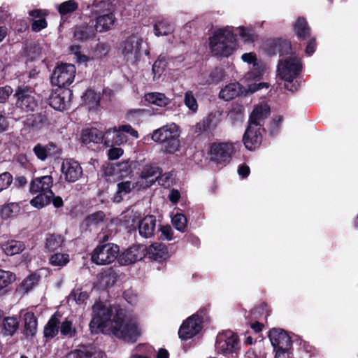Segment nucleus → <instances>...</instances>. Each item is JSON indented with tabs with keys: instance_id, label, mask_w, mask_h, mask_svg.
<instances>
[{
	"instance_id": "obj_29",
	"label": "nucleus",
	"mask_w": 358,
	"mask_h": 358,
	"mask_svg": "<svg viewBox=\"0 0 358 358\" xmlns=\"http://www.w3.org/2000/svg\"><path fill=\"white\" fill-rule=\"evenodd\" d=\"M162 172V170L159 166L145 165L141 172L140 177L147 182L146 187H149L158 180L159 177L156 176L161 175Z\"/></svg>"
},
{
	"instance_id": "obj_64",
	"label": "nucleus",
	"mask_w": 358,
	"mask_h": 358,
	"mask_svg": "<svg viewBox=\"0 0 358 358\" xmlns=\"http://www.w3.org/2000/svg\"><path fill=\"white\" fill-rule=\"evenodd\" d=\"M48 26V22L45 17H42L41 19L34 20L31 24V29L33 31L38 32L41 30L46 28Z\"/></svg>"
},
{
	"instance_id": "obj_8",
	"label": "nucleus",
	"mask_w": 358,
	"mask_h": 358,
	"mask_svg": "<svg viewBox=\"0 0 358 358\" xmlns=\"http://www.w3.org/2000/svg\"><path fill=\"white\" fill-rule=\"evenodd\" d=\"M76 73L75 65L71 64H61L57 65L50 77L52 85L57 87H68L74 80Z\"/></svg>"
},
{
	"instance_id": "obj_20",
	"label": "nucleus",
	"mask_w": 358,
	"mask_h": 358,
	"mask_svg": "<svg viewBox=\"0 0 358 358\" xmlns=\"http://www.w3.org/2000/svg\"><path fill=\"white\" fill-rule=\"evenodd\" d=\"M201 329L202 325H199V322H194L190 316L180 327L178 331L179 338L182 341L189 340L197 335Z\"/></svg>"
},
{
	"instance_id": "obj_9",
	"label": "nucleus",
	"mask_w": 358,
	"mask_h": 358,
	"mask_svg": "<svg viewBox=\"0 0 358 358\" xmlns=\"http://www.w3.org/2000/svg\"><path fill=\"white\" fill-rule=\"evenodd\" d=\"M142 42V38L136 34H131L123 41L122 54L127 62L133 63L138 60Z\"/></svg>"
},
{
	"instance_id": "obj_45",
	"label": "nucleus",
	"mask_w": 358,
	"mask_h": 358,
	"mask_svg": "<svg viewBox=\"0 0 358 358\" xmlns=\"http://www.w3.org/2000/svg\"><path fill=\"white\" fill-rule=\"evenodd\" d=\"M134 185H131V181H124L117 183V191L113 197V201L120 203L123 200V197L127 194L131 192Z\"/></svg>"
},
{
	"instance_id": "obj_55",
	"label": "nucleus",
	"mask_w": 358,
	"mask_h": 358,
	"mask_svg": "<svg viewBox=\"0 0 358 358\" xmlns=\"http://www.w3.org/2000/svg\"><path fill=\"white\" fill-rule=\"evenodd\" d=\"M184 103L185 106L192 112H196L198 110V103L194 95L191 90H188L185 94Z\"/></svg>"
},
{
	"instance_id": "obj_60",
	"label": "nucleus",
	"mask_w": 358,
	"mask_h": 358,
	"mask_svg": "<svg viewBox=\"0 0 358 358\" xmlns=\"http://www.w3.org/2000/svg\"><path fill=\"white\" fill-rule=\"evenodd\" d=\"M33 152L37 159L41 161H45L48 157L45 145L41 143H37L34 145Z\"/></svg>"
},
{
	"instance_id": "obj_33",
	"label": "nucleus",
	"mask_w": 358,
	"mask_h": 358,
	"mask_svg": "<svg viewBox=\"0 0 358 358\" xmlns=\"http://www.w3.org/2000/svg\"><path fill=\"white\" fill-rule=\"evenodd\" d=\"M106 213L102 210L96 211L87 215L82 223V227L85 230H91L92 227H96L103 222Z\"/></svg>"
},
{
	"instance_id": "obj_37",
	"label": "nucleus",
	"mask_w": 358,
	"mask_h": 358,
	"mask_svg": "<svg viewBox=\"0 0 358 358\" xmlns=\"http://www.w3.org/2000/svg\"><path fill=\"white\" fill-rule=\"evenodd\" d=\"M1 248L6 255L13 256L22 252L25 245L22 241L10 240L2 243Z\"/></svg>"
},
{
	"instance_id": "obj_2",
	"label": "nucleus",
	"mask_w": 358,
	"mask_h": 358,
	"mask_svg": "<svg viewBox=\"0 0 358 358\" xmlns=\"http://www.w3.org/2000/svg\"><path fill=\"white\" fill-rule=\"evenodd\" d=\"M180 131L175 123L166 124L153 131L151 138L161 146V150L166 155H173L180 148Z\"/></svg>"
},
{
	"instance_id": "obj_13",
	"label": "nucleus",
	"mask_w": 358,
	"mask_h": 358,
	"mask_svg": "<svg viewBox=\"0 0 358 358\" xmlns=\"http://www.w3.org/2000/svg\"><path fill=\"white\" fill-rule=\"evenodd\" d=\"M264 49L269 56L275 55L284 56L292 53V45L291 41L282 38L268 39L264 44Z\"/></svg>"
},
{
	"instance_id": "obj_7",
	"label": "nucleus",
	"mask_w": 358,
	"mask_h": 358,
	"mask_svg": "<svg viewBox=\"0 0 358 358\" xmlns=\"http://www.w3.org/2000/svg\"><path fill=\"white\" fill-rule=\"evenodd\" d=\"M113 310L101 303H95L92 307V318L89 327L92 334H99L103 331L108 327V322L111 321Z\"/></svg>"
},
{
	"instance_id": "obj_31",
	"label": "nucleus",
	"mask_w": 358,
	"mask_h": 358,
	"mask_svg": "<svg viewBox=\"0 0 358 358\" xmlns=\"http://www.w3.org/2000/svg\"><path fill=\"white\" fill-rule=\"evenodd\" d=\"M48 124V119L45 112L31 114L27 116L24 124L29 128L39 129Z\"/></svg>"
},
{
	"instance_id": "obj_10",
	"label": "nucleus",
	"mask_w": 358,
	"mask_h": 358,
	"mask_svg": "<svg viewBox=\"0 0 358 358\" xmlns=\"http://www.w3.org/2000/svg\"><path fill=\"white\" fill-rule=\"evenodd\" d=\"M238 338L231 331L220 333L217 336L215 348L224 355L236 352L238 348Z\"/></svg>"
},
{
	"instance_id": "obj_22",
	"label": "nucleus",
	"mask_w": 358,
	"mask_h": 358,
	"mask_svg": "<svg viewBox=\"0 0 358 358\" xmlns=\"http://www.w3.org/2000/svg\"><path fill=\"white\" fill-rule=\"evenodd\" d=\"M118 278L116 270L113 267L102 268L98 273V282L102 289H108L113 287Z\"/></svg>"
},
{
	"instance_id": "obj_3",
	"label": "nucleus",
	"mask_w": 358,
	"mask_h": 358,
	"mask_svg": "<svg viewBox=\"0 0 358 358\" xmlns=\"http://www.w3.org/2000/svg\"><path fill=\"white\" fill-rule=\"evenodd\" d=\"M236 35L227 29H219L209 38V48L214 56L228 57L235 50Z\"/></svg>"
},
{
	"instance_id": "obj_30",
	"label": "nucleus",
	"mask_w": 358,
	"mask_h": 358,
	"mask_svg": "<svg viewBox=\"0 0 358 358\" xmlns=\"http://www.w3.org/2000/svg\"><path fill=\"white\" fill-rule=\"evenodd\" d=\"M80 140L85 145L90 143H102V131L95 127L86 128L82 131Z\"/></svg>"
},
{
	"instance_id": "obj_28",
	"label": "nucleus",
	"mask_w": 358,
	"mask_h": 358,
	"mask_svg": "<svg viewBox=\"0 0 358 358\" xmlns=\"http://www.w3.org/2000/svg\"><path fill=\"white\" fill-rule=\"evenodd\" d=\"M243 92V87L238 83H231L220 90L219 97L229 101L240 96Z\"/></svg>"
},
{
	"instance_id": "obj_54",
	"label": "nucleus",
	"mask_w": 358,
	"mask_h": 358,
	"mask_svg": "<svg viewBox=\"0 0 358 358\" xmlns=\"http://www.w3.org/2000/svg\"><path fill=\"white\" fill-rule=\"evenodd\" d=\"M194 322H199V325H202L206 322H209L208 306L201 308L196 313L191 315Z\"/></svg>"
},
{
	"instance_id": "obj_1",
	"label": "nucleus",
	"mask_w": 358,
	"mask_h": 358,
	"mask_svg": "<svg viewBox=\"0 0 358 358\" xmlns=\"http://www.w3.org/2000/svg\"><path fill=\"white\" fill-rule=\"evenodd\" d=\"M112 334L125 342L134 343L141 336V330L136 319L128 317L122 310H117L112 319Z\"/></svg>"
},
{
	"instance_id": "obj_53",
	"label": "nucleus",
	"mask_w": 358,
	"mask_h": 358,
	"mask_svg": "<svg viewBox=\"0 0 358 358\" xmlns=\"http://www.w3.org/2000/svg\"><path fill=\"white\" fill-rule=\"evenodd\" d=\"M50 263L52 266H63L69 262V255L66 253L57 252L50 257Z\"/></svg>"
},
{
	"instance_id": "obj_18",
	"label": "nucleus",
	"mask_w": 358,
	"mask_h": 358,
	"mask_svg": "<svg viewBox=\"0 0 358 358\" xmlns=\"http://www.w3.org/2000/svg\"><path fill=\"white\" fill-rule=\"evenodd\" d=\"M270 113L271 108L268 105H257L255 107L250 115L248 124L253 125L254 127L259 129H262V131H265V129L263 127V125L264 121L270 115Z\"/></svg>"
},
{
	"instance_id": "obj_61",
	"label": "nucleus",
	"mask_w": 358,
	"mask_h": 358,
	"mask_svg": "<svg viewBox=\"0 0 358 358\" xmlns=\"http://www.w3.org/2000/svg\"><path fill=\"white\" fill-rule=\"evenodd\" d=\"M13 92V90L10 85L0 87V103H6Z\"/></svg>"
},
{
	"instance_id": "obj_15",
	"label": "nucleus",
	"mask_w": 358,
	"mask_h": 358,
	"mask_svg": "<svg viewBox=\"0 0 358 358\" xmlns=\"http://www.w3.org/2000/svg\"><path fill=\"white\" fill-rule=\"evenodd\" d=\"M145 257L143 245H134L117 257V261L121 265H129L143 259Z\"/></svg>"
},
{
	"instance_id": "obj_34",
	"label": "nucleus",
	"mask_w": 358,
	"mask_h": 358,
	"mask_svg": "<svg viewBox=\"0 0 358 358\" xmlns=\"http://www.w3.org/2000/svg\"><path fill=\"white\" fill-rule=\"evenodd\" d=\"M144 100L161 108H164L171 103V99L167 97L165 94L157 92L145 94Z\"/></svg>"
},
{
	"instance_id": "obj_16",
	"label": "nucleus",
	"mask_w": 358,
	"mask_h": 358,
	"mask_svg": "<svg viewBox=\"0 0 358 358\" xmlns=\"http://www.w3.org/2000/svg\"><path fill=\"white\" fill-rule=\"evenodd\" d=\"M262 129L248 124L243 136V143L246 149L252 151L258 148L262 142Z\"/></svg>"
},
{
	"instance_id": "obj_24",
	"label": "nucleus",
	"mask_w": 358,
	"mask_h": 358,
	"mask_svg": "<svg viewBox=\"0 0 358 358\" xmlns=\"http://www.w3.org/2000/svg\"><path fill=\"white\" fill-rule=\"evenodd\" d=\"M24 326L22 334L26 338H33L36 335L38 319L33 312H27L23 315Z\"/></svg>"
},
{
	"instance_id": "obj_25",
	"label": "nucleus",
	"mask_w": 358,
	"mask_h": 358,
	"mask_svg": "<svg viewBox=\"0 0 358 358\" xmlns=\"http://www.w3.org/2000/svg\"><path fill=\"white\" fill-rule=\"evenodd\" d=\"M60 315L55 312L48 320L43 328V337L46 341L54 338L59 331Z\"/></svg>"
},
{
	"instance_id": "obj_17",
	"label": "nucleus",
	"mask_w": 358,
	"mask_h": 358,
	"mask_svg": "<svg viewBox=\"0 0 358 358\" xmlns=\"http://www.w3.org/2000/svg\"><path fill=\"white\" fill-rule=\"evenodd\" d=\"M61 170L66 181L69 182L77 181L83 175V169L80 164L72 159L64 161Z\"/></svg>"
},
{
	"instance_id": "obj_32",
	"label": "nucleus",
	"mask_w": 358,
	"mask_h": 358,
	"mask_svg": "<svg viewBox=\"0 0 358 358\" xmlns=\"http://www.w3.org/2000/svg\"><path fill=\"white\" fill-rule=\"evenodd\" d=\"M115 21V15L111 12L99 15L94 23L96 31L103 32L109 30L114 24Z\"/></svg>"
},
{
	"instance_id": "obj_57",
	"label": "nucleus",
	"mask_w": 358,
	"mask_h": 358,
	"mask_svg": "<svg viewBox=\"0 0 358 358\" xmlns=\"http://www.w3.org/2000/svg\"><path fill=\"white\" fill-rule=\"evenodd\" d=\"M118 166V178H123L128 176L130 173H131V162L129 160L122 162L120 163H117Z\"/></svg>"
},
{
	"instance_id": "obj_59",
	"label": "nucleus",
	"mask_w": 358,
	"mask_h": 358,
	"mask_svg": "<svg viewBox=\"0 0 358 358\" xmlns=\"http://www.w3.org/2000/svg\"><path fill=\"white\" fill-rule=\"evenodd\" d=\"M103 143L106 147L114 146L115 131L114 127L106 129L104 133L102 132Z\"/></svg>"
},
{
	"instance_id": "obj_52",
	"label": "nucleus",
	"mask_w": 358,
	"mask_h": 358,
	"mask_svg": "<svg viewBox=\"0 0 358 358\" xmlns=\"http://www.w3.org/2000/svg\"><path fill=\"white\" fill-rule=\"evenodd\" d=\"M172 224L173 227L181 232H185L187 227V217L182 213H176L172 217Z\"/></svg>"
},
{
	"instance_id": "obj_27",
	"label": "nucleus",
	"mask_w": 358,
	"mask_h": 358,
	"mask_svg": "<svg viewBox=\"0 0 358 358\" xmlns=\"http://www.w3.org/2000/svg\"><path fill=\"white\" fill-rule=\"evenodd\" d=\"M148 255L150 259L159 263L168 259L170 257L168 248L161 243H154L148 248Z\"/></svg>"
},
{
	"instance_id": "obj_46",
	"label": "nucleus",
	"mask_w": 358,
	"mask_h": 358,
	"mask_svg": "<svg viewBox=\"0 0 358 358\" xmlns=\"http://www.w3.org/2000/svg\"><path fill=\"white\" fill-rule=\"evenodd\" d=\"M93 356L94 358H103L106 357V354L103 351L92 353L82 350H74L67 353L65 358H92Z\"/></svg>"
},
{
	"instance_id": "obj_35",
	"label": "nucleus",
	"mask_w": 358,
	"mask_h": 358,
	"mask_svg": "<svg viewBox=\"0 0 358 358\" xmlns=\"http://www.w3.org/2000/svg\"><path fill=\"white\" fill-rule=\"evenodd\" d=\"M215 116L212 114L207 115L199 121L194 127V133L198 135L205 134L209 136L211 134L212 130L216 127V124L213 123V119Z\"/></svg>"
},
{
	"instance_id": "obj_39",
	"label": "nucleus",
	"mask_w": 358,
	"mask_h": 358,
	"mask_svg": "<svg viewBox=\"0 0 358 358\" xmlns=\"http://www.w3.org/2000/svg\"><path fill=\"white\" fill-rule=\"evenodd\" d=\"M41 53V48L34 42L27 43L22 49V56L27 58L26 62L36 60Z\"/></svg>"
},
{
	"instance_id": "obj_38",
	"label": "nucleus",
	"mask_w": 358,
	"mask_h": 358,
	"mask_svg": "<svg viewBox=\"0 0 358 358\" xmlns=\"http://www.w3.org/2000/svg\"><path fill=\"white\" fill-rule=\"evenodd\" d=\"M19 327L20 322L16 317H6L2 322V334L5 336H13Z\"/></svg>"
},
{
	"instance_id": "obj_51",
	"label": "nucleus",
	"mask_w": 358,
	"mask_h": 358,
	"mask_svg": "<svg viewBox=\"0 0 358 358\" xmlns=\"http://www.w3.org/2000/svg\"><path fill=\"white\" fill-rule=\"evenodd\" d=\"M15 278L14 273L0 269V291L7 288Z\"/></svg>"
},
{
	"instance_id": "obj_41",
	"label": "nucleus",
	"mask_w": 358,
	"mask_h": 358,
	"mask_svg": "<svg viewBox=\"0 0 358 358\" xmlns=\"http://www.w3.org/2000/svg\"><path fill=\"white\" fill-rule=\"evenodd\" d=\"M155 353V348L147 343H140L136 345L130 358H150Z\"/></svg>"
},
{
	"instance_id": "obj_19",
	"label": "nucleus",
	"mask_w": 358,
	"mask_h": 358,
	"mask_svg": "<svg viewBox=\"0 0 358 358\" xmlns=\"http://www.w3.org/2000/svg\"><path fill=\"white\" fill-rule=\"evenodd\" d=\"M53 185V178L51 176L36 177L31 180L29 185V192L31 194L45 192L54 196L51 187Z\"/></svg>"
},
{
	"instance_id": "obj_44",
	"label": "nucleus",
	"mask_w": 358,
	"mask_h": 358,
	"mask_svg": "<svg viewBox=\"0 0 358 358\" xmlns=\"http://www.w3.org/2000/svg\"><path fill=\"white\" fill-rule=\"evenodd\" d=\"M40 280L41 275L36 273H32L22 281L20 289L24 293H28L39 283Z\"/></svg>"
},
{
	"instance_id": "obj_58",
	"label": "nucleus",
	"mask_w": 358,
	"mask_h": 358,
	"mask_svg": "<svg viewBox=\"0 0 358 358\" xmlns=\"http://www.w3.org/2000/svg\"><path fill=\"white\" fill-rule=\"evenodd\" d=\"M13 181L12 174L5 171L0 174V192L8 189Z\"/></svg>"
},
{
	"instance_id": "obj_56",
	"label": "nucleus",
	"mask_w": 358,
	"mask_h": 358,
	"mask_svg": "<svg viewBox=\"0 0 358 358\" xmlns=\"http://www.w3.org/2000/svg\"><path fill=\"white\" fill-rule=\"evenodd\" d=\"M70 296L75 300L76 303L79 305L85 303L89 298L87 292L82 291L81 289H73L71 292Z\"/></svg>"
},
{
	"instance_id": "obj_63",
	"label": "nucleus",
	"mask_w": 358,
	"mask_h": 358,
	"mask_svg": "<svg viewBox=\"0 0 358 358\" xmlns=\"http://www.w3.org/2000/svg\"><path fill=\"white\" fill-rule=\"evenodd\" d=\"M45 148L46 149L48 156L50 157H53L55 156L59 155L61 153V150L53 142H49L47 145H45Z\"/></svg>"
},
{
	"instance_id": "obj_43",
	"label": "nucleus",
	"mask_w": 358,
	"mask_h": 358,
	"mask_svg": "<svg viewBox=\"0 0 358 358\" xmlns=\"http://www.w3.org/2000/svg\"><path fill=\"white\" fill-rule=\"evenodd\" d=\"M173 31V27L167 20H157L154 24V33L157 36H167Z\"/></svg>"
},
{
	"instance_id": "obj_40",
	"label": "nucleus",
	"mask_w": 358,
	"mask_h": 358,
	"mask_svg": "<svg viewBox=\"0 0 358 358\" xmlns=\"http://www.w3.org/2000/svg\"><path fill=\"white\" fill-rule=\"evenodd\" d=\"M20 206L18 203L10 202L0 206V217L2 220H8L13 217L20 211Z\"/></svg>"
},
{
	"instance_id": "obj_23",
	"label": "nucleus",
	"mask_w": 358,
	"mask_h": 358,
	"mask_svg": "<svg viewBox=\"0 0 358 358\" xmlns=\"http://www.w3.org/2000/svg\"><path fill=\"white\" fill-rule=\"evenodd\" d=\"M292 29L299 41H303L310 37L311 28L306 19L299 16L292 24Z\"/></svg>"
},
{
	"instance_id": "obj_4",
	"label": "nucleus",
	"mask_w": 358,
	"mask_h": 358,
	"mask_svg": "<svg viewBox=\"0 0 358 358\" xmlns=\"http://www.w3.org/2000/svg\"><path fill=\"white\" fill-rule=\"evenodd\" d=\"M302 69L301 59L297 57H289L280 60L278 65V73L285 80V88L292 92L296 91L299 83L294 80L298 77Z\"/></svg>"
},
{
	"instance_id": "obj_47",
	"label": "nucleus",
	"mask_w": 358,
	"mask_h": 358,
	"mask_svg": "<svg viewBox=\"0 0 358 358\" xmlns=\"http://www.w3.org/2000/svg\"><path fill=\"white\" fill-rule=\"evenodd\" d=\"M59 331L63 336L68 338H75L78 335L77 329L73 327L72 321L67 318L60 322Z\"/></svg>"
},
{
	"instance_id": "obj_36",
	"label": "nucleus",
	"mask_w": 358,
	"mask_h": 358,
	"mask_svg": "<svg viewBox=\"0 0 358 358\" xmlns=\"http://www.w3.org/2000/svg\"><path fill=\"white\" fill-rule=\"evenodd\" d=\"M64 242V238L61 234H48L45 238V249L49 252H53L60 248Z\"/></svg>"
},
{
	"instance_id": "obj_5",
	"label": "nucleus",
	"mask_w": 358,
	"mask_h": 358,
	"mask_svg": "<svg viewBox=\"0 0 358 358\" xmlns=\"http://www.w3.org/2000/svg\"><path fill=\"white\" fill-rule=\"evenodd\" d=\"M108 238L107 236H104L103 241L92 252L91 259L97 265L110 264L118 257L119 246L114 243H106Z\"/></svg>"
},
{
	"instance_id": "obj_12",
	"label": "nucleus",
	"mask_w": 358,
	"mask_h": 358,
	"mask_svg": "<svg viewBox=\"0 0 358 358\" xmlns=\"http://www.w3.org/2000/svg\"><path fill=\"white\" fill-rule=\"evenodd\" d=\"M73 92L68 87L54 89L49 96V105L55 110L63 111L67 109Z\"/></svg>"
},
{
	"instance_id": "obj_21",
	"label": "nucleus",
	"mask_w": 358,
	"mask_h": 358,
	"mask_svg": "<svg viewBox=\"0 0 358 358\" xmlns=\"http://www.w3.org/2000/svg\"><path fill=\"white\" fill-rule=\"evenodd\" d=\"M94 22L92 20L88 23L83 22L75 27L73 37L79 41H85L93 39L96 35Z\"/></svg>"
},
{
	"instance_id": "obj_6",
	"label": "nucleus",
	"mask_w": 358,
	"mask_h": 358,
	"mask_svg": "<svg viewBox=\"0 0 358 358\" xmlns=\"http://www.w3.org/2000/svg\"><path fill=\"white\" fill-rule=\"evenodd\" d=\"M17 108L25 113H33L38 107V101L31 87L19 85L13 94Z\"/></svg>"
},
{
	"instance_id": "obj_49",
	"label": "nucleus",
	"mask_w": 358,
	"mask_h": 358,
	"mask_svg": "<svg viewBox=\"0 0 358 358\" xmlns=\"http://www.w3.org/2000/svg\"><path fill=\"white\" fill-rule=\"evenodd\" d=\"M51 196L48 193L40 192L30 201V204L36 208H42L51 202Z\"/></svg>"
},
{
	"instance_id": "obj_48",
	"label": "nucleus",
	"mask_w": 358,
	"mask_h": 358,
	"mask_svg": "<svg viewBox=\"0 0 358 358\" xmlns=\"http://www.w3.org/2000/svg\"><path fill=\"white\" fill-rule=\"evenodd\" d=\"M83 101L90 109L96 108L100 104V98L93 90H87L84 94Z\"/></svg>"
},
{
	"instance_id": "obj_11",
	"label": "nucleus",
	"mask_w": 358,
	"mask_h": 358,
	"mask_svg": "<svg viewBox=\"0 0 358 358\" xmlns=\"http://www.w3.org/2000/svg\"><path fill=\"white\" fill-rule=\"evenodd\" d=\"M234 147L227 143H213L210 145L209 154L210 159L217 164H227L231 159Z\"/></svg>"
},
{
	"instance_id": "obj_14",
	"label": "nucleus",
	"mask_w": 358,
	"mask_h": 358,
	"mask_svg": "<svg viewBox=\"0 0 358 358\" xmlns=\"http://www.w3.org/2000/svg\"><path fill=\"white\" fill-rule=\"evenodd\" d=\"M268 337L274 350L291 349L292 341L291 337L282 329L273 328L268 331Z\"/></svg>"
},
{
	"instance_id": "obj_50",
	"label": "nucleus",
	"mask_w": 358,
	"mask_h": 358,
	"mask_svg": "<svg viewBox=\"0 0 358 358\" xmlns=\"http://www.w3.org/2000/svg\"><path fill=\"white\" fill-rule=\"evenodd\" d=\"M78 8V3L75 0H68L60 3L57 7L58 13L62 17L71 14Z\"/></svg>"
},
{
	"instance_id": "obj_26",
	"label": "nucleus",
	"mask_w": 358,
	"mask_h": 358,
	"mask_svg": "<svg viewBox=\"0 0 358 358\" xmlns=\"http://www.w3.org/2000/svg\"><path fill=\"white\" fill-rule=\"evenodd\" d=\"M156 217L147 215L144 217L138 224L139 234L144 238H150L154 235L156 228Z\"/></svg>"
},
{
	"instance_id": "obj_62",
	"label": "nucleus",
	"mask_w": 358,
	"mask_h": 358,
	"mask_svg": "<svg viewBox=\"0 0 358 358\" xmlns=\"http://www.w3.org/2000/svg\"><path fill=\"white\" fill-rule=\"evenodd\" d=\"M159 231H161L160 239L167 241L172 240L173 232L170 225L161 226Z\"/></svg>"
},
{
	"instance_id": "obj_42",
	"label": "nucleus",
	"mask_w": 358,
	"mask_h": 358,
	"mask_svg": "<svg viewBox=\"0 0 358 358\" xmlns=\"http://www.w3.org/2000/svg\"><path fill=\"white\" fill-rule=\"evenodd\" d=\"M224 71L220 67H215L208 73L204 74L203 79L205 84L217 85L224 79Z\"/></svg>"
}]
</instances>
